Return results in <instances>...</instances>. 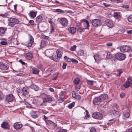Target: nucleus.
I'll return each mask as SVG.
<instances>
[{
  "label": "nucleus",
  "instance_id": "1",
  "mask_svg": "<svg viewBox=\"0 0 132 132\" xmlns=\"http://www.w3.org/2000/svg\"><path fill=\"white\" fill-rule=\"evenodd\" d=\"M8 20L9 22L8 26L11 27H14L15 24H18L19 22V21L18 19L14 18H9Z\"/></svg>",
  "mask_w": 132,
  "mask_h": 132
},
{
  "label": "nucleus",
  "instance_id": "2",
  "mask_svg": "<svg viewBox=\"0 0 132 132\" xmlns=\"http://www.w3.org/2000/svg\"><path fill=\"white\" fill-rule=\"evenodd\" d=\"M57 54V56H56L55 55H53V60L55 61H58L59 60V59L60 58L62 55V52L61 50H57L56 51Z\"/></svg>",
  "mask_w": 132,
  "mask_h": 132
},
{
  "label": "nucleus",
  "instance_id": "3",
  "mask_svg": "<svg viewBox=\"0 0 132 132\" xmlns=\"http://www.w3.org/2000/svg\"><path fill=\"white\" fill-rule=\"evenodd\" d=\"M81 23L83 26V28L85 29H89V25L88 21L85 19L81 20Z\"/></svg>",
  "mask_w": 132,
  "mask_h": 132
},
{
  "label": "nucleus",
  "instance_id": "4",
  "mask_svg": "<svg viewBox=\"0 0 132 132\" xmlns=\"http://www.w3.org/2000/svg\"><path fill=\"white\" fill-rule=\"evenodd\" d=\"M115 57L119 60H123L126 58L125 55L121 53H118L115 55Z\"/></svg>",
  "mask_w": 132,
  "mask_h": 132
},
{
  "label": "nucleus",
  "instance_id": "5",
  "mask_svg": "<svg viewBox=\"0 0 132 132\" xmlns=\"http://www.w3.org/2000/svg\"><path fill=\"white\" fill-rule=\"evenodd\" d=\"M131 49L130 47L127 45L121 46L120 48V51L122 52H125L129 51Z\"/></svg>",
  "mask_w": 132,
  "mask_h": 132
},
{
  "label": "nucleus",
  "instance_id": "6",
  "mask_svg": "<svg viewBox=\"0 0 132 132\" xmlns=\"http://www.w3.org/2000/svg\"><path fill=\"white\" fill-rule=\"evenodd\" d=\"M92 23L93 25L96 27L100 26L102 24L101 21L98 19H95L93 20Z\"/></svg>",
  "mask_w": 132,
  "mask_h": 132
},
{
  "label": "nucleus",
  "instance_id": "7",
  "mask_svg": "<svg viewBox=\"0 0 132 132\" xmlns=\"http://www.w3.org/2000/svg\"><path fill=\"white\" fill-rule=\"evenodd\" d=\"M60 23L63 26L66 27L68 25V21L67 19L65 18L60 19L59 20Z\"/></svg>",
  "mask_w": 132,
  "mask_h": 132
},
{
  "label": "nucleus",
  "instance_id": "8",
  "mask_svg": "<svg viewBox=\"0 0 132 132\" xmlns=\"http://www.w3.org/2000/svg\"><path fill=\"white\" fill-rule=\"evenodd\" d=\"M92 116L93 118L97 119H101L102 118V114L99 112L94 113L92 114Z\"/></svg>",
  "mask_w": 132,
  "mask_h": 132
},
{
  "label": "nucleus",
  "instance_id": "9",
  "mask_svg": "<svg viewBox=\"0 0 132 132\" xmlns=\"http://www.w3.org/2000/svg\"><path fill=\"white\" fill-rule=\"evenodd\" d=\"M29 41L26 42L25 43V45L28 47H31L34 42V38L31 36H29Z\"/></svg>",
  "mask_w": 132,
  "mask_h": 132
},
{
  "label": "nucleus",
  "instance_id": "10",
  "mask_svg": "<svg viewBox=\"0 0 132 132\" xmlns=\"http://www.w3.org/2000/svg\"><path fill=\"white\" fill-rule=\"evenodd\" d=\"M9 68V66L7 64L2 62H0V69L2 70H7Z\"/></svg>",
  "mask_w": 132,
  "mask_h": 132
},
{
  "label": "nucleus",
  "instance_id": "11",
  "mask_svg": "<svg viewBox=\"0 0 132 132\" xmlns=\"http://www.w3.org/2000/svg\"><path fill=\"white\" fill-rule=\"evenodd\" d=\"M22 126V124L20 122L15 123L13 125L14 128L16 130H18L20 129Z\"/></svg>",
  "mask_w": 132,
  "mask_h": 132
},
{
  "label": "nucleus",
  "instance_id": "12",
  "mask_svg": "<svg viewBox=\"0 0 132 132\" xmlns=\"http://www.w3.org/2000/svg\"><path fill=\"white\" fill-rule=\"evenodd\" d=\"M14 97L12 94H9L6 96V100L8 102H12L13 99Z\"/></svg>",
  "mask_w": 132,
  "mask_h": 132
},
{
  "label": "nucleus",
  "instance_id": "13",
  "mask_svg": "<svg viewBox=\"0 0 132 132\" xmlns=\"http://www.w3.org/2000/svg\"><path fill=\"white\" fill-rule=\"evenodd\" d=\"M101 101L99 97H98L94 99L93 102L94 104L97 105L100 104Z\"/></svg>",
  "mask_w": 132,
  "mask_h": 132
},
{
  "label": "nucleus",
  "instance_id": "14",
  "mask_svg": "<svg viewBox=\"0 0 132 132\" xmlns=\"http://www.w3.org/2000/svg\"><path fill=\"white\" fill-rule=\"evenodd\" d=\"M21 93L22 95H23L26 96L28 95L29 93L28 89L25 87H23L22 89Z\"/></svg>",
  "mask_w": 132,
  "mask_h": 132
},
{
  "label": "nucleus",
  "instance_id": "15",
  "mask_svg": "<svg viewBox=\"0 0 132 132\" xmlns=\"http://www.w3.org/2000/svg\"><path fill=\"white\" fill-rule=\"evenodd\" d=\"M105 22L107 26L109 27H112L113 25L112 21L110 20L107 19L105 20Z\"/></svg>",
  "mask_w": 132,
  "mask_h": 132
},
{
  "label": "nucleus",
  "instance_id": "16",
  "mask_svg": "<svg viewBox=\"0 0 132 132\" xmlns=\"http://www.w3.org/2000/svg\"><path fill=\"white\" fill-rule=\"evenodd\" d=\"M113 16L117 19H120L121 18V14L119 12H114Z\"/></svg>",
  "mask_w": 132,
  "mask_h": 132
},
{
  "label": "nucleus",
  "instance_id": "17",
  "mask_svg": "<svg viewBox=\"0 0 132 132\" xmlns=\"http://www.w3.org/2000/svg\"><path fill=\"white\" fill-rule=\"evenodd\" d=\"M123 116L126 118H129L130 116V110L128 109L125 111L123 113Z\"/></svg>",
  "mask_w": 132,
  "mask_h": 132
},
{
  "label": "nucleus",
  "instance_id": "18",
  "mask_svg": "<svg viewBox=\"0 0 132 132\" xmlns=\"http://www.w3.org/2000/svg\"><path fill=\"white\" fill-rule=\"evenodd\" d=\"M1 127L5 129H7L9 128V126L8 124L6 122H3L1 125Z\"/></svg>",
  "mask_w": 132,
  "mask_h": 132
},
{
  "label": "nucleus",
  "instance_id": "19",
  "mask_svg": "<svg viewBox=\"0 0 132 132\" xmlns=\"http://www.w3.org/2000/svg\"><path fill=\"white\" fill-rule=\"evenodd\" d=\"M99 97L102 101L108 98V95L107 94H102Z\"/></svg>",
  "mask_w": 132,
  "mask_h": 132
},
{
  "label": "nucleus",
  "instance_id": "20",
  "mask_svg": "<svg viewBox=\"0 0 132 132\" xmlns=\"http://www.w3.org/2000/svg\"><path fill=\"white\" fill-rule=\"evenodd\" d=\"M68 30L70 33L72 34L75 32L76 29L74 27H69L68 28Z\"/></svg>",
  "mask_w": 132,
  "mask_h": 132
},
{
  "label": "nucleus",
  "instance_id": "21",
  "mask_svg": "<svg viewBox=\"0 0 132 132\" xmlns=\"http://www.w3.org/2000/svg\"><path fill=\"white\" fill-rule=\"evenodd\" d=\"M32 71L34 74H38L39 71V70L37 68H34L32 69Z\"/></svg>",
  "mask_w": 132,
  "mask_h": 132
},
{
  "label": "nucleus",
  "instance_id": "22",
  "mask_svg": "<svg viewBox=\"0 0 132 132\" xmlns=\"http://www.w3.org/2000/svg\"><path fill=\"white\" fill-rule=\"evenodd\" d=\"M94 57L96 62L99 61L101 60L100 57L97 54L94 55Z\"/></svg>",
  "mask_w": 132,
  "mask_h": 132
},
{
  "label": "nucleus",
  "instance_id": "23",
  "mask_svg": "<svg viewBox=\"0 0 132 132\" xmlns=\"http://www.w3.org/2000/svg\"><path fill=\"white\" fill-rule=\"evenodd\" d=\"M36 13L34 11H30L29 13V15L31 17L34 18L36 16Z\"/></svg>",
  "mask_w": 132,
  "mask_h": 132
},
{
  "label": "nucleus",
  "instance_id": "24",
  "mask_svg": "<svg viewBox=\"0 0 132 132\" xmlns=\"http://www.w3.org/2000/svg\"><path fill=\"white\" fill-rule=\"evenodd\" d=\"M125 84L128 87L130 86V85L132 84V80L130 79H128L127 81H126Z\"/></svg>",
  "mask_w": 132,
  "mask_h": 132
},
{
  "label": "nucleus",
  "instance_id": "25",
  "mask_svg": "<svg viewBox=\"0 0 132 132\" xmlns=\"http://www.w3.org/2000/svg\"><path fill=\"white\" fill-rule=\"evenodd\" d=\"M6 29L4 28L1 27L0 28V35H2L5 33Z\"/></svg>",
  "mask_w": 132,
  "mask_h": 132
},
{
  "label": "nucleus",
  "instance_id": "26",
  "mask_svg": "<svg viewBox=\"0 0 132 132\" xmlns=\"http://www.w3.org/2000/svg\"><path fill=\"white\" fill-rule=\"evenodd\" d=\"M42 18L40 15H39L36 18V21L38 23H40L42 22Z\"/></svg>",
  "mask_w": 132,
  "mask_h": 132
},
{
  "label": "nucleus",
  "instance_id": "27",
  "mask_svg": "<svg viewBox=\"0 0 132 132\" xmlns=\"http://www.w3.org/2000/svg\"><path fill=\"white\" fill-rule=\"evenodd\" d=\"M33 57L32 54L30 53H28L26 54V58L27 59H31Z\"/></svg>",
  "mask_w": 132,
  "mask_h": 132
},
{
  "label": "nucleus",
  "instance_id": "28",
  "mask_svg": "<svg viewBox=\"0 0 132 132\" xmlns=\"http://www.w3.org/2000/svg\"><path fill=\"white\" fill-rule=\"evenodd\" d=\"M107 53L106 58L108 59H110L112 57V54L110 52L108 51L106 52Z\"/></svg>",
  "mask_w": 132,
  "mask_h": 132
},
{
  "label": "nucleus",
  "instance_id": "29",
  "mask_svg": "<svg viewBox=\"0 0 132 132\" xmlns=\"http://www.w3.org/2000/svg\"><path fill=\"white\" fill-rule=\"evenodd\" d=\"M31 87L35 91H37L39 89V87L35 85H31Z\"/></svg>",
  "mask_w": 132,
  "mask_h": 132
},
{
  "label": "nucleus",
  "instance_id": "30",
  "mask_svg": "<svg viewBox=\"0 0 132 132\" xmlns=\"http://www.w3.org/2000/svg\"><path fill=\"white\" fill-rule=\"evenodd\" d=\"M52 53L49 51L47 50L45 52V55L47 56L50 57L52 55Z\"/></svg>",
  "mask_w": 132,
  "mask_h": 132
},
{
  "label": "nucleus",
  "instance_id": "31",
  "mask_svg": "<svg viewBox=\"0 0 132 132\" xmlns=\"http://www.w3.org/2000/svg\"><path fill=\"white\" fill-rule=\"evenodd\" d=\"M40 46L42 48L45 47L46 45V44L44 40H42L40 43Z\"/></svg>",
  "mask_w": 132,
  "mask_h": 132
},
{
  "label": "nucleus",
  "instance_id": "32",
  "mask_svg": "<svg viewBox=\"0 0 132 132\" xmlns=\"http://www.w3.org/2000/svg\"><path fill=\"white\" fill-rule=\"evenodd\" d=\"M43 102L42 103L40 104V105L45 106L46 105V104L45 103H46L48 102L46 97L45 98H43Z\"/></svg>",
  "mask_w": 132,
  "mask_h": 132
},
{
  "label": "nucleus",
  "instance_id": "33",
  "mask_svg": "<svg viewBox=\"0 0 132 132\" xmlns=\"http://www.w3.org/2000/svg\"><path fill=\"white\" fill-rule=\"evenodd\" d=\"M84 54V52L83 50H80L78 51V54L79 56L83 55Z\"/></svg>",
  "mask_w": 132,
  "mask_h": 132
},
{
  "label": "nucleus",
  "instance_id": "34",
  "mask_svg": "<svg viewBox=\"0 0 132 132\" xmlns=\"http://www.w3.org/2000/svg\"><path fill=\"white\" fill-rule=\"evenodd\" d=\"M60 102H62L64 101V96L63 95H61L60 97Z\"/></svg>",
  "mask_w": 132,
  "mask_h": 132
},
{
  "label": "nucleus",
  "instance_id": "35",
  "mask_svg": "<svg viewBox=\"0 0 132 132\" xmlns=\"http://www.w3.org/2000/svg\"><path fill=\"white\" fill-rule=\"evenodd\" d=\"M79 79L78 78H76L74 79V82L75 84H77L79 83Z\"/></svg>",
  "mask_w": 132,
  "mask_h": 132
},
{
  "label": "nucleus",
  "instance_id": "36",
  "mask_svg": "<svg viewBox=\"0 0 132 132\" xmlns=\"http://www.w3.org/2000/svg\"><path fill=\"white\" fill-rule=\"evenodd\" d=\"M116 121V120L114 119H112L109 121L108 123L110 124H112Z\"/></svg>",
  "mask_w": 132,
  "mask_h": 132
},
{
  "label": "nucleus",
  "instance_id": "37",
  "mask_svg": "<svg viewBox=\"0 0 132 132\" xmlns=\"http://www.w3.org/2000/svg\"><path fill=\"white\" fill-rule=\"evenodd\" d=\"M75 104V103L74 102L70 104L68 106V107L70 109H71L74 106Z\"/></svg>",
  "mask_w": 132,
  "mask_h": 132
},
{
  "label": "nucleus",
  "instance_id": "38",
  "mask_svg": "<svg viewBox=\"0 0 132 132\" xmlns=\"http://www.w3.org/2000/svg\"><path fill=\"white\" fill-rule=\"evenodd\" d=\"M76 46L74 45L73 46H71L70 48V50L72 51H74L76 50Z\"/></svg>",
  "mask_w": 132,
  "mask_h": 132
},
{
  "label": "nucleus",
  "instance_id": "39",
  "mask_svg": "<svg viewBox=\"0 0 132 132\" xmlns=\"http://www.w3.org/2000/svg\"><path fill=\"white\" fill-rule=\"evenodd\" d=\"M110 113L111 114H113V115H114L116 114L117 113H118V112L114 110H112L110 111Z\"/></svg>",
  "mask_w": 132,
  "mask_h": 132
},
{
  "label": "nucleus",
  "instance_id": "40",
  "mask_svg": "<svg viewBox=\"0 0 132 132\" xmlns=\"http://www.w3.org/2000/svg\"><path fill=\"white\" fill-rule=\"evenodd\" d=\"M128 86L125 84L121 86V88L122 90H123L125 89L126 88L128 87Z\"/></svg>",
  "mask_w": 132,
  "mask_h": 132
},
{
  "label": "nucleus",
  "instance_id": "41",
  "mask_svg": "<svg viewBox=\"0 0 132 132\" xmlns=\"http://www.w3.org/2000/svg\"><path fill=\"white\" fill-rule=\"evenodd\" d=\"M112 2L118 3L122 2L123 0H110Z\"/></svg>",
  "mask_w": 132,
  "mask_h": 132
},
{
  "label": "nucleus",
  "instance_id": "42",
  "mask_svg": "<svg viewBox=\"0 0 132 132\" xmlns=\"http://www.w3.org/2000/svg\"><path fill=\"white\" fill-rule=\"evenodd\" d=\"M42 37L43 39H45L46 40H48L49 37L48 36H46L44 34H42Z\"/></svg>",
  "mask_w": 132,
  "mask_h": 132
},
{
  "label": "nucleus",
  "instance_id": "43",
  "mask_svg": "<svg viewBox=\"0 0 132 132\" xmlns=\"http://www.w3.org/2000/svg\"><path fill=\"white\" fill-rule=\"evenodd\" d=\"M55 11L57 12H60V13H62L64 12V11H63L59 9H56L55 10Z\"/></svg>",
  "mask_w": 132,
  "mask_h": 132
},
{
  "label": "nucleus",
  "instance_id": "44",
  "mask_svg": "<svg viewBox=\"0 0 132 132\" xmlns=\"http://www.w3.org/2000/svg\"><path fill=\"white\" fill-rule=\"evenodd\" d=\"M128 20L130 22H132V15H131L129 16L128 18Z\"/></svg>",
  "mask_w": 132,
  "mask_h": 132
},
{
  "label": "nucleus",
  "instance_id": "45",
  "mask_svg": "<svg viewBox=\"0 0 132 132\" xmlns=\"http://www.w3.org/2000/svg\"><path fill=\"white\" fill-rule=\"evenodd\" d=\"M87 83L89 85H92L93 84V81L92 80H87Z\"/></svg>",
  "mask_w": 132,
  "mask_h": 132
},
{
  "label": "nucleus",
  "instance_id": "46",
  "mask_svg": "<svg viewBox=\"0 0 132 132\" xmlns=\"http://www.w3.org/2000/svg\"><path fill=\"white\" fill-rule=\"evenodd\" d=\"M49 122L50 125L51 126H53V127H54L55 126V124L54 123L51 121H50Z\"/></svg>",
  "mask_w": 132,
  "mask_h": 132
},
{
  "label": "nucleus",
  "instance_id": "47",
  "mask_svg": "<svg viewBox=\"0 0 132 132\" xmlns=\"http://www.w3.org/2000/svg\"><path fill=\"white\" fill-rule=\"evenodd\" d=\"M117 71L118 73L117 74V76H119L122 73V71L121 70H117Z\"/></svg>",
  "mask_w": 132,
  "mask_h": 132
},
{
  "label": "nucleus",
  "instance_id": "48",
  "mask_svg": "<svg viewBox=\"0 0 132 132\" xmlns=\"http://www.w3.org/2000/svg\"><path fill=\"white\" fill-rule=\"evenodd\" d=\"M90 132H96V130L95 128L92 127L90 129Z\"/></svg>",
  "mask_w": 132,
  "mask_h": 132
},
{
  "label": "nucleus",
  "instance_id": "49",
  "mask_svg": "<svg viewBox=\"0 0 132 132\" xmlns=\"http://www.w3.org/2000/svg\"><path fill=\"white\" fill-rule=\"evenodd\" d=\"M47 99L48 101H52V98L49 96H46Z\"/></svg>",
  "mask_w": 132,
  "mask_h": 132
},
{
  "label": "nucleus",
  "instance_id": "50",
  "mask_svg": "<svg viewBox=\"0 0 132 132\" xmlns=\"http://www.w3.org/2000/svg\"><path fill=\"white\" fill-rule=\"evenodd\" d=\"M80 86H76L75 88L76 90L77 91H78L80 89Z\"/></svg>",
  "mask_w": 132,
  "mask_h": 132
},
{
  "label": "nucleus",
  "instance_id": "51",
  "mask_svg": "<svg viewBox=\"0 0 132 132\" xmlns=\"http://www.w3.org/2000/svg\"><path fill=\"white\" fill-rule=\"evenodd\" d=\"M31 117L35 119L37 118L38 117L37 114H36L32 115H31Z\"/></svg>",
  "mask_w": 132,
  "mask_h": 132
},
{
  "label": "nucleus",
  "instance_id": "52",
  "mask_svg": "<svg viewBox=\"0 0 132 132\" xmlns=\"http://www.w3.org/2000/svg\"><path fill=\"white\" fill-rule=\"evenodd\" d=\"M72 97L75 98L76 97V94L75 92L74 91H72Z\"/></svg>",
  "mask_w": 132,
  "mask_h": 132
},
{
  "label": "nucleus",
  "instance_id": "53",
  "mask_svg": "<svg viewBox=\"0 0 132 132\" xmlns=\"http://www.w3.org/2000/svg\"><path fill=\"white\" fill-rule=\"evenodd\" d=\"M71 62L75 63H78V61L77 60L73 59H72Z\"/></svg>",
  "mask_w": 132,
  "mask_h": 132
},
{
  "label": "nucleus",
  "instance_id": "54",
  "mask_svg": "<svg viewBox=\"0 0 132 132\" xmlns=\"http://www.w3.org/2000/svg\"><path fill=\"white\" fill-rule=\"evenodd\" d=\"M1 44L2 45H7V43L5 41H2L1 42Z\"/></svg>",
  "mask_w": 132,
  "mask_h": 132
},
{
  "label": "nucleus",
  "instance_id": "55",
  "mask_svg": "<svg viewBox=\"0 0 132 132\" xmlns=\"http://www.w3.org/2000/svg\"><path fill=\"white\" fill-rule=\"evenodd\" d=\"M125 94L124 93H121L120 95V96L121 98H123L125 96Z\"/></svg>",
  "mask_w": 132,
  "mask_h": 132
},
{
  "label": "nucleus",
  "instance_id": "56",
  "mask_svg": "<svg viewBox=\"0 0 132 132\" xmlns=\"http://www.w3.org/2000/svg\"><path fill=\"white\" fill-rule=\"evenodd\" d=\"M106 45L107 46L111 47L112 46V43H108L106 44Z\"/></svg>",
  "mask_w": 132,
  "mask_h": 132
},
{
  "label": "nucleus",
  "instance_id": "57",
  "mask_svg": "<svg viewBox=\"0 0 132 132\" xmlns=\"http://www.w3.org/2000/svg\"><path fill=\"white\" fill-rule=\"evenodd\" d=\"M83 28H82L80 27H79L78 28V30L80 32H82L83 31L84 29Z\"/></svg>",
  "mask_w": 132,
  "mask_h": 132
},
{
  "label": "nucleus",
  "instance_id": "58",
  "mask_svg": "<svg viewBox=\"0 0 132 132\" xmlns=\"http://www.w3.org/2000/svg\"><path fill=\"white\" fill-rule=\"evenodd\" d=\"M29 22L31 25H34V21L33 20H30L29 21Z\"/></svg>",
  "mask_w": 132,
  "mask_h": 132
},
{
  "label": "nucleus",
  "instance_id": "59",
  "mask_svg": "<svg viewBox=\"0 0 132 132\" xmlns=\"http://www.w3.org/2000/svg\"><path fill=\"white\" fill-rule=\"evenodd\" d=\"M67 64L66 63H63V66L62 68L63 69H64L66 68V66Z\"/></svg>",
  "mask_w": 132,
  "mask_h": 132
},
{
  "label": "nucleus",
  "instance_id": "60",
  "mask_svg": "<svg viewBox=\"0 0 132 132\" xmlns=\"http://www.w3.org/2000/svg\"><path fill=\"white\" fill-rule=\"evenodd\" d=\"M75 98L78 100H79L81 98V97L79 95H76V97Z\"/></svg>",
  "mask_w": 132,
  "mask_h": 132
},
{
  "label": "nucleus",
  "instance_id": "61",
  "mask_svg": "<svg viewBox=\"0 0 132 132\" xmlns=\"http://www.w3.org/2000/svg\"><path fill=\"white\" fill-rule=\"evenodd\" d=\"M58 132H67L66 130L64 129H62L60 130Z\"/></svg>",
  "mask_w": 132,
  "mask_h": 132
},
{
  "label": "nucleus",
  "instance_id": "62",
  "mask_svg": "<svg viewBox=\"0 0 132 132\" xmlns=\"http://www.w3.org/2000/svg\"><path fill=\"white\" fill-rule=\"evenodd\" d=\"M51 31L52 32H54V29L53 27L52 26L51 28Z\"/></svg>",
  "mask_w": 132,
  "mask_h": 132
},
{
  "label": "nucleus",
  "instance_id": "63",
  "mask_svg": "<svg viewBox=\"0 0 132 132\" xmlns=\"http://www.w3.org/2000/svg\"><path fill=\"white\" fill-rule=\"evenodd\" d=\"M31 130V132H35V130L34 128L32 126H29Z\"/></svg>",
  "mask_w": 132,
  "mask_h": 132
},
{
  "label": "nucleus",
  "instance_id": "64",
  "mask_svg": "<svg viewBox=\"0 0 132 132\" xmlns=\"http://www.w3.org/2000/svg\"><path fill=\"white\" fill-rule=\"evenodd\" d=\"M103 5L106 7H108L110 6V5L105 3H103Z\"/></svg>",
  "mask_w": 132,
  "mask_h": 132
}]
</instances>
